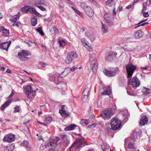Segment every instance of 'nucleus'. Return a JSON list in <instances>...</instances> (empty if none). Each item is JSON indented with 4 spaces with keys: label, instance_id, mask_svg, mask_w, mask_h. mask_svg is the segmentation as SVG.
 <instances>
[{
    "label": "nucleus",
    "instance_id": "nucleus-1",
    "mask_svg": "<svg viewBox=\"0 0 151 151\" xmlns=\"http://www.w3.org/2000/svg\"><path fill=\"white\" fill-rule=\"evenodd\" d=\"M90 68L94 73H96L98 68V63L96 60V55L92 54L90 56L89 59Z\"/></svg>",
    "mask_w": 151,
    "mask_h": 151
},
{
    "label": "nucleus",
    "instance_id": "nucleus-2",
    "mask_svg": "<svg viewBox=\"0 0 151 151\" xmlns=\"http://www.w3.org/2000/svg\"><path fill=\"white\" fill-rule=\"evenodd\" d=\"M38 89L37 88L36 90H33L32 89L31 85H27L24 88V91L27 96V97L28 98L32 99L35 96V93Z\"/></svg>",
    "mask_w": 151,
    "mask_h": 151
},
{
    "label": "nucleus",
    "instance_id": "nucleus-3",
    "mask_svg": "<svg viewBox=\"0 0 151 151\" xmlns=\"http://www.w3.org/2000/svg\"><path fill=\"white\" fill-rule=\"evenodd\" d=\"M126 66L127 74L128 86L131 85L132 86V79H131V77L132 76V64L129 63L126 65Z\"/></svg>",
    "mask_w": 151,
    "mask_h": 151
},
{
    "label": "nucleus",
    "instance_id": "nucleus-4",
    "mask_svg": "<svg viewBox=\"0 0 151 151\" xmlns=\"http://www.w3.org/2000/svg\"><path fill=\"white\" fill-rule=\"evenodd\" d=\"M83 140L81 139H77L75 142L69 148V151L72 150L74 151H79V148L82 147Z\"/></svg>",
    "mask_w": 151,
    "mask_h": 151
},
{
    "label": "nucleus",
    "instance_id": "nucleus-5",
    "mask_svg": "<svg viewBox=\"0 0 151 151\" xmlns=\"http://www.w3.org/2000/svg\"><path fill=\"white\" fill-rule=\"evenodd\" d=\"M121 121L117 118H112L111 120L110 124L111 129L116 130L119 129L121 126Z\"/></svg>",
    "mask_w": 151,
    "mask_h": 151
},
{
    "label": "nucleus",
    "instance_id": "nucleus-6",
    "mask_svg": "<svg viewBox=\"0 0 151 151\" xmlns=\"http://www.w3.org/2000/svg\"><path fill=\"white\" fill-rule=\"evenodd\" d=\"M113 114V110L111 109L102 111L101 114V117L104 120L109 119Z\"/></svg>",
    "mask_w": 151,
    "mask_h": 151
},
{
    "label": "nucleus",
    "instance_id": "nucleus-7",
    "mask_svg": "<svg viewBox=\"0 0 151 151\" xmlns=\"http://www.w3.org/2000/svg\"><path fill=\"white\" fill-rule=\"evenodd\" d=\"M30 55V53L28 51L25 50H23L22 52H19L17 55L19 58L23 61H25L28 59L27 56Z\"/></svg>",
    "mask_w": 151,
    "mask_h": 151
},
{
    "label": "nucleus",
    "instance_id": "nucleus-8",
    "mask_svg": "<svg viewBox=\"0 0 151 151\" xmlns=\"http://www.w3.org/2000/svg\"><path fill=\"white\" fill-rule=\"evenodd\" d=\"M45 2V1L43 0H35L34 2V5L41 10L45 11L46 10L45 9L46 5Z\"/></svg>",
    "mask_w": 151,
    "mask_h": 151
},
{
    "label": "nucleus",
    "instance_id": "nucleus-9",
    "mask_svg": "<svg viewBox=\"0 0 151 151\" xmlns=\"http://www.w3.org/2000/svg\"><path fill=\"white\" fill-rule=\"evenodd\" d=\"M119 71L118 68L116 67L113 68L111 70L105 69L104 70V73L107 76L112 77L115 76Z\"/></svg>",
    "mask_w": 151,
    "mask_h": 151
},
{
    "label": "nucleus",
    "instance_id": "nucleus-10",
    "mask_svg": "<svg viewBox=\"0 0 151 151\" xmlns=\"http://www.w3.org/2000/svg\"><path fill=\"white\" fill-rule=\"evenodd\" d=\"M15 136L14 135L9 134L4 136L3 140L4 142L10 143L13 142L15 140Z\"/></svg>",
    "mask_w": 151,
    "mask_h": 151
},
{
    "label": "nucleus",
    "instance_id": "nucleus-11",
    "mask_svg": "<svg viewBox=\"0 0 151 151\" xmlns=\"http://www.w3.org/2000/svg\"><path fill=\"white\" fill-rule=\"evenodd\" d=\"M58 140V137L51 139L46 142V145L48 146L55 147L57 145V141Z\"/></svg>",
    "mask_w": 151,
    "mask_h": 151
},
{
    "label": "nucleus",
    "instance_id": "nucleus-12",
    "mask_svg": "<svg viewBox=\"0 0 151 151\" xmlns=\"http://www.w3.org/2000/svg\"><path fill=\"white\" fill-rule=\"evenodd\" d=\"M65 106L62 105L61 109L59 110V112L62 117H66L69 115L70 113L65 109Z\"/></svg>",
    "mask_w": 151,
    "mask_h": 151
},
{
    "label": "nucleus",
    "instance_id": "nucleus-13",
    "mask_svg": "<svg viewBox=\"0 0 151 151\" xmlns=\"http://www.w3.org/2000/svg\"><path fill=\"white\" fill-rule=\"evenodd\" d=\"M86 14L89 17H92L93 15L94 12L91 7L89 6H87L84 10Z\"/></svg>",
    "mask_w": 151,
    "mask_h": 151
},
{
    "label": "nucleus",
    "instance_id": "nucleus-14",
    "mask_svg": "<svg viewBox=\"0 0 151 151\" xmlns=\"http://www.w3.org/2000/svg\"><path fill=\"white\" fill-rule=\"evenodd\" d=\"M140 84V82L139 79L136 77H133V88L136 89L139 87Z\"/></svg>",
    "mask_w": 151,
    "mask_h": 151
},
{
    "label": "nucleus",
    "instance_id": "nucleus-15",
    "mask_svg": "<svg viewBox=\"0 0 151 151\" xmlns=\"http://www.w3.org/2000/svg\"><path fill=\"white\" fill-rule=\"evenodd\" d=\"M89 90L90 89L88 88H86L84 90L82 96V99L83 101H85L87 100Z\"/></svg>",
    "mask_w": 151,
    "mask_h": 151
},
{
    "label": "nucleus",
    "instance_id": "nucleus-16",
    "mask_svg": "<svg viewBox=\"0 0 151 151\" xmlns=\"http://www.w3.org/2000/svg\"><path fill=\"white\" fill-rule=\"evenodd\" d=\"M104 91L102 93V95H109L111 94V90L110 86L104 87L103 88Z\"/></svg>",
    "mask_w": 151,
    "mask_h": 151
},
{
    "label": "nucleus",
    "instance_id": "nucleus-17",
    "mask_svg": "<svg viewBox=\"0 0 151 151\" xmlns=\"http://www.w3.org/2000/svg\"><path fill=\"white\" fill-rule=\"evenodd\" d=\"M81 42L83 45L87 48V50L89 51H91L92 50V49L91 48L89 45V43L87 41L85 38H82L81 40Z\"/></svg>",
    "mask_w": 151,
    "mask_h": 151
},
{
    "label": "nucleus",
    "instance_id": "nucleus-18",
    "mask_svg": "<svg viewBox=\"0 0 151 151\" xmlns=\"http://www.w3.org/2000/svg\"><path fill=\"white\" fill-rule=\"evenodd\" d=\"M117 55V53L113 52H110L108 54V56L105 57V59L107 61L112 59L114 57Z\"/></svg>",
    "mask_w": 151,
    "mask_h": 151
},
{
    "label": "nucleus",
    "instance_id": "nucleus-19",
    "mask_svg": "<svg viewBox=\"0 0 151 151\" xmlns=\"http://www.w3.org/2000/svg\"><path fill=\"white\" fill-rule=\"evenodd\" d=\"M144 35L143 32L141 30H138L135 32L134 35V38L138 39L142 37Z\"/></svg>",
    "mask_w": 151,
    "mask_h": 151
},
{
    "label": "nucleus",
    "instance_id": "nucleus-20",
    "mask_svg": "<svg viewBox=\"0 0 151 151\" xmlns=\"http://www.w3.org/2000/svg\"><path fill=\"white\" fill-rule=\"evenodd\" d=\"M141 133L140 129H136L133 134V141L134 139V141L135 140L137 139V136H138L139 134H141Z\"/></svg>",
    "mask_w": 151,
    "mask_h": 151
},
{
    "label": "nucleus",
    "instance_id": "nucleus-21",
    "mask_svg": "<svg viewBox=\"0 0 151 151\" xmlns=\"http://www.w3.org/2000/svg\"><path fill=\"white\" fill-rule=\"evenodd\" d=\"M151 4V0H146L145 2H144L143 4V8L142 10V12L145 11L147 8V6H149Z\"/></svg>",
    "mask_w": 151,
    "mask_h": 151
},
{
    "label": "nucleus",
    "instance_id": "nucleus-22",
    "mask_svg": "<svg viewBox=\"0 0 151 151\" xmlns=\"http://www.w3.org/2000/svg\"><path fill=\"white\" fill-rule=\"evenodd\" d=\"M148 122V118L145 116H143L140 119L139 124L141 126H143L146 124Z\"/></svg>",
    "mask_w": 151,
    "mask_h": 151
},
{
    "label": "nucleus",
    "instance_id": "nucleus-23",
    "mask_svg": "<svg viewBox=\"0 0 151 151\" xmlns=\"http://www.w3.org/2000/svg\"><path fill=\"white\" fill-rule=\"evenodd\" d=\"M11 43V41H10L9 42H1V43H3L2 45L3 47L2 48H3L0 49L2 50H5L6 51H7L8 50V48L10 45Z\"/></svg>",
    "mask_w": 151,
    "mask_h": 151
},
{
    "label": "nucleus",
    "instance_id": "nucleus-24",
    "mask_svg": "<svg viewBox=\"0 0 151 151\" xmlns=\"http://www.w3.org/2000/svg\"><path fill=\"white\" fill-rule=\"evenodd\" d=\"M11 101V100L9 99L7 100L4 104L2 105L1 107V110L3 111L9 105Z\"/></svg>",
    "mask_w": 151,
    "mask_h": 151
},
{
    "label": "nucleus",
    "instance_id": "nucleus-25",
    "mask_svg": "<svg viewBox=\"0 0 151 151\" xmlns=\"http://www.w3.org/2000/svg\"><path fill=\"white\" fill-rule=\"evenodd\" d=\"M101 30L103 33H106L108 32V29L107 26L105 24L101 22Z\"/></svg>",
    "mask_w": 151,
    "mask_h": 151
},
{
    "label": "nucleus",
    "instance_id": "nucleus-26",
    "mask_svg": "<svg viewBox=\"0 0 151 151\" xmlns=\"http://www.w3.org/2000/svg\"><path fill=\"white\" fill-rule=\"evenodd\" d=\"M14 147V145L12 144L7 146L4 149V151H12Z\"/></svg>",
    "mask_w": 151,
    "mask_h": 151
},
{
    "label": "nucleus",
    "instance_id": "nucleus-27",
    "mask_svg": "<svg viewBox=\"0 0 151 151\" xmlns=\"http://www.w3.org/2000/svg\"><path fill=\"white\" fill-rule=\"evenodd\" d=\"M132 140V138L130 137L127 138L125 139V144H126L129 142L128 144V147L129 149L132 148V143L131 142Z\"/></svg>",
    "mask_w": 151,
    "mask_h": 151
},
{
    "label": "nucleus",
    "instance_id": "nucleus-28",
    "mask_svg": "<svg viewBox=\"0 0 151 151\" xmlns=\"http://www.w3.org/2000/svg\"><path fill=\"white\" fill-rule=\"evenodd\" d=\"M76 127V125L75 124H72L66 127L64 130L66 131L73 130L75 129Z\"/></svg>",
    "mask_w": 151,
    "mask_h": 151
},
{
    "label": "nucleus",
    "instance_id": "nucleus-29",
    "mask_svg": "<svg viewBox=\"0 0 151 151\" xmlns=\"http://www.w3.org/2000/svg\"><path fill=\"white\" fill-rule=\"evenodd\" d=\"M29 10L31 13L35 14L37 16L39 17H41V15L37 12L34 8L31 7L29 9Z\"/></svg>",
    "mask_w": 151,
    "mask_h": 151
},
{
    "label": "nucleus",
    "instance_id": "nucleus-30",
    "mask_svg": "<svg viewBox=\"0 0 151 151\" xmlns=\"http://www.w3.org/2000/svg\"><path fill=\"white\" fill-rule=\"evenodd\" d=\"M37 24V18L34 16L32 17L31 19V24L32 26H35Z\"/></svg>",
    "mask_w": 151,
    "mask_h": 151
},
{
    "label": "nucleus",
    "instance_id": "nucleus-31",
    "mask_svg": "<svg viewBox=\"0 0 151 151\" xmlns=\"http://www.w3.org/2000/svg\"><path fill=\"white\" fill-rule=\"evenodd\" d=\"M54 79L53 81L57 84H59L58 82H60L62 80V78L61 77H59V75L55 76L54 77Z\"/></svg>",
    "mask_w": 151,
    "mask_h": 151
},
{
    "label": "nucleus",
    "instance_id": "nucleus-32",
    "mask_svg": "<svg viewBox=\"0 0 151 151\" xmlns=\"http://www.w3.org/2000/svg\"><path fill=\"white\" fill-rule=\"evenodd\" d=\"M22 145L24 146L27 150H29L31 149L29 145V143L27 141H24Z\"/></svg>",
    "mask_w": 151,
    "mask_h": 151
},
{
    "label": "nucleus",
    "instance_id": "nucleus-33",
    "mask_svg": "<svg viewBox=\"0 0 151 151\" xmlns=\"http://www.w3.org/2000/svg\"><path fill=\"white\" fill-rule=\"evenodd\" d=\"M72 60L73 58L68 55L65 59V62L66 64H69L71 63Z\"/></svg>",
    "mask_w": 151,
    "mask_h": 151
},
{
    "label": "nucleus",
    "instance_id": "nucleus-34",
    "mask_svg": "<svg viewBox=\"0 0 151 151\" xmlns=\"http://www.w3.org/2000/svg\"><path fill=\"white\" fill-rule=\"evenodd\" d=\"M90 121L89 120L82 119L81 121V124L83 126H85L89 124Z\"/></svg>",
    "mask_w": 151,
    "mask_h": 151
},
{
    "label": "nucleus",
    "instance_id": "nucleus-35",
    "mask_svg": "<svg viewBox=\"0 0 151 151\" xmlns=\"http://www.w3.org/2000/svg\"><path fill=\"white\" fill-rule=\"evenodd\" d=\"M101 146L103 151H109L108 146L106 144L103 143Z\"/></svg>",
    "mask_w": 151,
    "mask_h": 151
},
{
    "label": "nucleus",
    "instance_id": "nucleus-36",
    "mask_svg": "<svg viewBox=\"0 0 151 151\" xmlns=\"http://www.w3.org/2000/svg\"><path fill=\"white\" fill-rule=\"evenodd\" d=\"M142 91L145 94H149L150 92V91L149 89L145 87L142 89Z\"/></svg>",
    "mask_w": 151,
    "mask_h": 151
},
{
    "label": "nucleus",
    "instance_id": "nucleus-37",
    "mask_svg": "<svg viewBox=\"0 0 151 151\" xmlns=\"http://www.w3.org/2000/svg\"><path fill=\"white\" fill-rule=\"evenodd\" d=\"M111 16L110 14L106 13L104 15V18L106 22L108 21V20L111 19Z\"/></svg>",
    "mask_w": 151,
    "mask_h": 151
},
{
    "label": "nucleus",
    "instance_id": "nucleus-38",
    "mask_svg": "<svg viewBox=\"0 0 151 151\" xmlns=\"http://www.w3.org/2000/svg\"><path fill=\"white\" fill-rule=\"evenodd\" d=\"M68 55H70V56L71 58H77V55L76 53L74 52H71Z\"/></svg>",
    "mask_w": 151,
    "mask_h": 151
},
{
    "label": "nucleus",
    "instance_id": "nucleus-39",
    "mask_svg": "<svg viewBox=\"0 0 151 151\" xmlns=\"http://www.w3.org/2000/svg\"><path fill=\"white\" fill-rule=\"evenodd\" d=\"M31 7H30L28 8V7L27 6L24 7L22 8L21 9V11L22 12H27L28 11H29L30 12L29 9Z\"/></svg>",
    "mask_w": 151,
    "mask_h": 151
},
{
    "label": "nucleus",
    "instance_id": "nucleus-40",
    "mask_svg": "<svg viewBox=\"0 0 151 151\" xmlns=\"http://www.w3.org/2000/svg\"><path fill=\"white\" fill-rule=\"evenodd\" d=\"M122 114L123 116H125L124 118V119L125 120V121H127L128 119L127 111L126 110L124 111H122Z\"/></svg>",
    "mask_w": 151,
    "mask_h": 151
},
{
    "label": "nucleus",
    "instance_id": "nucleus-41",
    "mask_svg": "<svg viewBox=\"0 0 151 151\" xmlns=\"http://www.w3.org/2000/svg\"><path fill=\"white\" fill-rule=\"evenodd\" d=\"M9 30H7L5 28L2 32V35L5 36H8L9 35Z\"/></svg>",
    "mask_w": 151,
    "mask_h": 151
},
{
    "label": "nucleus",
    "instance_id": "nucleus-42",
    "mask_svg": "<svg viewBox=\"0 0 151 151\" xmlns=\"http://www.w3.org/2000/svg\"><path fill=\"white\" fill-rule=\"evenodd\" d=\"M20 14H18L17 16H15L14 17L12 18L11 20L13 22H16V21L18 19L19 17L20 16Z\"/></svg>",
    "mask_w": 151,
    "mask_h": 151
},
{
    "label": "nucleus",
    "instance_id": "nucleus-43",
    "mask_svg": "<svg viewBox=\"0 0 151 151\" xmlns=\"http://www.w3.org/2000/svg\"><path fill=\"white\" fill-rule=\"evenodd\" d=\"M63 145L65 146H68L69 144V142L67 138H65L63 140Z\"/></svg>",
    "mask_w": 151,
    "mask_h": 151
},
{
    "label": "nucleus",
    "instance_id": "nucleus-44",
    "mask_svg": "<svg viewBox=\"0 0 151 151\" xmlns=\"http://www.w3.org/2000/svg\"><path fill=\"white\" fill-rule=\"evenodd\" d=\"M72 8L76 14H78L81 17H83V14L82 13L80 12L79 11L74 8L73 7H72Z\"/></svg>",
    "mask_w": 151,
    "mask_h": 151
},
{
    "label": "nucleus",
    "instance_id": "nucleus-45",
    "mask_svg": "<svg viewBox=\"0 0 151 151\" xmlns=\"http://www.w3.org/2000/svg\"><path fill=\"white\" fill-rule=\"evenodd\" d=\"M58 43L59 44V45L60 47H63L65 45V42L63 40H60L58 41Z\"/></svg>",
    "mask_w": 151,
    "mask_h": 151
},
{
    "label": "nucleus",
    "instance_id": "nucleus-46",
    "mask_svg": "<svg viewBox=\"0 0 151 151\" xmlns=\"http://www.w3.org/2000/svg\"><path fill=\"white\" fill-rule=\"evenodd\" d=\"M87 4L85 2H81L80 3V6L81 8L83 9L84 10V9L86 8L87 6H88Z\"/></svg>",
    "mask_w": 151,
    "mask_h": 151
},
{
    "label": "nucleus",
    "instance_id": "nucleus-47",
    "mask_svg": "<svg viewBox=\"0 0 151 151\" xmlns=\"http://www.w3.org/2000/svg\"><path fill=\"white\" fill-rule=\"evenodd\" d=\"M108 21H107L106 22L107 24L111 26L113 25L114 22H113V19L111 18V19L108 20Z\"/></svg>",
    "mask_w": 151,
    "mask_h": 151
},
{
    "label": "nucleus",
    "instance_id": "nucleus-48",
    "mask_svg": "<svg viewBox=\"0 0 151 151\" xmlns=\"http://www.w3.org/2000/svg\"><path fill=\"white\" fill-rule=\"evenodd\" d=\"M114 0H108L106 2V5L109 7L111 6V3L113 2Z\"/></svg>",
    "mask_w": 151,
    "mask_h": 151
},
{
    "label": "nucleus",
    "instance_id": "nucleus-49",
    "mask_svg": "<svg viewBox=\"0 0 151 151\" xmlns=\"http://www.w3.org/2000/svg\"><path fill=\"white\" fill-rule=\"evenodd\" d=\"M36 30L37 31L39 32L41 35H44V33L42 30L41 27H39Z\"/></svg>",
    "mask_w": 151,
    "mask_h": 151
},
{
    "label": "nucleus",
    "instance_id": "nucleus-50",
    "mask_svg": "<svg viewBox=\"0 0 151 151\" xmlns=\"http://www.w3.org/2000/svg\"><path fill=\"white\" fill-rule=\"evenodd\" d=\"M14 113L19 112L20 110L19 107L18 106H17L14 108Z\"/></svg>",
    "mask_w": 151,
    "mask_h": 151
},
{
    "label": "nucleus",
    "instance_id": "nucleus-51",
    "mask_svg": "<svg viewBox=\"0 0 151 151\" xmlns=\"http://www.w3.org/2000/svg\"><path fill=\"white\" fill-rule=\"evenodd\" d=\"M53 31L54 32V33L56 34H59V30L57 29V28L55 27H54L53 28Z\"/></svg>",
    "mask_w": 151,
    "mask_h": 151
},
{
    "label": "nucleus",
    "instance_id": "nucleus-52",
    "mask_svg": "<svg viewBox=\"0 0 151 151\" xmlns=\"http://www.w3.org/2000/svg\"><path fill=\"white\" fill-rule=\"evenodd\" d=\"M52 120V119L51 117H48L46 118L45 121L46 122L50 123L51 121Z\"/></svg>",
    "mask_w": 151,
    "mask_h": 151
},
{
    "label": "nucleus",
    "instance_id": "nucleus-53",
    "mask_svg": "<svg viewBox=\"0 0 151 151\" xmlns=\"http://www.w3.org/2000/svg\"><path fill=\"white\" fill-rule=\"evenodd\" d=\"M59 85L60 86H63V87H62L61 88H58L59 89H61V90L62 91H64L65 90V88L64 87V86H65V85L63 83H60L59 84Z\"/></svg>",
    "mask_w": 151,
    "mask_h": 151
},
{
    "label": "nucleus",
    "instance_id": "nucleus-54",
    "mask_svg": "<svg viewBox=\"0 0 151 151\" xmlns=\"http://www.w3.org/2000/svg\"><path fill=\"white\" fill-rule=\"evenodd\" d=\"M90 38L91 41H93L95 39V37L93 34H91V35L90 37Z\"/></svg>",
    "mask_w": 151,
    "mask_h": 151
},
{
    "label": "nucleus",
    "instance_id": "nucleus-55",
    "mask_svg": "<svg viewBox=\"0 0 151 151\" xmlns=\"http://www.w3.org/2000/svg\"><path fill=\"white\" fill-rule=\"evenodd\" d=\"M89 0L91 2V3L93 4V5H94L95 6H97V4H98L95 1V0Z\"/></svg>",
    "mask_w": 151,
    "mask_h": 151
},
{
    "label": "nucleus",
    "instance_id": "nucleus-56",
    "mask_svg": "<svg viewBox=\"0 0 151 151\" xmlns=\"http://www.w3.org/2000/svg\"><path fill=\"white\" fill-rule=\"evenodd\" d=\"M39 65L43 67H45L47 65V64L44 62L40 63Z\"/></svg>",
    "mask_w": 151,
    "mask_h": 151
},
{
    "label": "nucleus",
    "instance_id": "nucleus-57",
    "mask_svg": "<svg viewBox=\"0 0 151 151\" xmlns=\"http://www.w3.org/2000/svg\"><path fill=\"white\" fill-rule=\"evenodd\" d=\"M143 16L145 17H149V14L148 12H144Z\"/></svg>",
    "mask_w": 151,
    "mask_h": 151
},
{
    "label": "nucleus",
    "instance_id": "nucleus-58",
    "mask_svg": "<svg viewBox=\"0 0 151 151\" xmlns=\"http://www.w3.org/2000/svg\"><path fill=\"white\" fill-rule=\"evenodd\" d=\"M138 25V24H135V25ZM138 25L137 26V27H134V29H137V28H138V27H140V26H145V24H144V23H142V24H138Z\"/></svg>",
    "mask_w": 151,
    "mask_h": 151
},
{
    "label": "nucleus",
    "instance_id": "nucleus-59",
    "mask_svg": "<svg viewBox=\"0 0 151 151\" xmlns=\"http://www.w3.org/2000/svg\"><path fill=\"white\" fill-rule=\"evenodd\" d=\"M78 68L75 67V66H73L72 67V68L70 69V71H74L76 70Z\"/></svg>",
    "mask_w": 151,
    "mask_h": 151
},
{
    "label": "nucleus",
    "instance_id": "nucleus-60",
    "mask_svg": "<svg viewBox=\"0 0 151 151\" xmlns=\"http://www.w3.org/2000/svg\"><path fill=\"white\" fill-rule=\"evenodd\" d=\"M139 1V0H134L133 2V7Z\"/></svg>",
    "mask_w": 151,
    "mask_h": 151
},
{
    "label": "nucleus",
    "instance_id": "nucleus-61",
    "mask_svg": "<svg viewBox=\"0 0 151 151\" xmlns=\"http://www.w3.org/2000/svg\"><path fill=\"white\" fill-rule=\"evenodd\" d=\"M122 10V7L121 6L119 5L117 10V11H120Z\"/></svg>",
    "mask_w": 151,
    "mask_h": 151
},
{
    "label": "nucleus",
    "instance_id": "nucleus-62",
    "mask_svg": "<svg viewBox=\"0 0 151 151\" xmlns=\"http://www.w3.org/2000/svg\"><path fill=\"white\" fill-rule=\"evenodd\" d=\"M91 34H90V33L88 32H86V35L88 37H89L90 36Z\"/></svg>",
    "mask_w": 151,
    "mask_h": 151
},
{
    "label": "nucleus",
    "instance_id": "nucleus-63",
    "mask_svg": "<svg viewBox=\"0 0 151 151\" xmlns=\"http://www.w3.org/2000/svg\"><path fill=\"white\" fill-rule=\"evenodd\" d=\"M130 89H129H129H127V93L129 95H132V93L131 91H130Z\"/></svg>",
    "mask_w": 151,
    "mask_h": 151
},
{
    "label": "nucleus",
    "instance_id": "nucleus-64",
    "mask_svg": "<svg viewBox=\"0 0 151 151\" xmlns=\"http://www.w3.org/2000/svg\"><path fill=\"white\" fill-rule=\"evenodd\" d=\"M96 126L95 124H93L89 126V127L91 128H93Z\"/></svg>",
    "mask_w": 151,
    "mask_h": 151
}]
</instances>
